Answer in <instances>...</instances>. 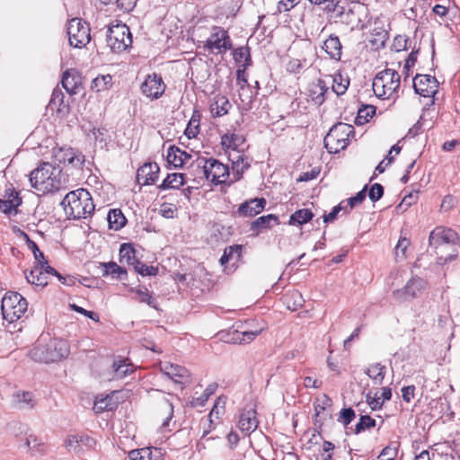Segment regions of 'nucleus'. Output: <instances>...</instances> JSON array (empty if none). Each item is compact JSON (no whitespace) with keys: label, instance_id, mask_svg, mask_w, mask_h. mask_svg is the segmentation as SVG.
Wrapping results in <instances>:
<instances>
[{"label":"nucleus","instance_id":"nucleus-29","mask_svg":"<svg viewBox=\"0 0 460 460\" xmlns=\"http://www.w3.org/2000/svg\"><path fill=\"white\" fill-rule=\"evenodd\" d=\"M24 274L27 281L32 285L44 287L48 284L46 272H43L40 264H36L32 270L29 272L25 271Z\"/></svg>","mask_w":460,"mask_h":460},{"label":"nucleus","instance_id":"nucleus-4","mask_svg":"<svg viewBox=\"0 0 460 460\" xmlns=\"http://www.w3.org/2000/svg\"><path fill=\"white\" fill-rule=\"evenodd\" d=\"M400 75L394 69L379 72L373 80V91L376 97L386 100L397 96L401 81Z\"/></svg>","mask_w":460,"mask_h":460},{"label":"nucleus","instance_id":"nucleus-12","mask_svg":"<svg viewBox=\"0 0 460 460\" xmlns=\"http://www.w3.org/2000/svg\"><path fill=\"white\" fill-rule=\"evenodd\" d=\"M427 287V282L419 277H413L406 285L393 292V297L395 301L402 303L411 301L417 297Z\"/></svg>","mask_w":460,"mask_h":460},{"label":"nucleus","instance_id":"nucleus-42","mask_svg":"<svg viewBox=\"0 0 460 460\" xmlns=\"http://www.w3.org/2000/svg\"><path fill=\"white\" fill-rule=\"evenodd\" d=\"M102 267L104 268V275H111L112 278L118 279H123V277L127 275L126 270L119 266L116 262L110 261L102 263Z\"/></svg>","mask_w":460,"mask_h":460},{"label":"nucleus","instance_id":"nucleus-32","mask_svg":"<svg viewBox=\"0 0 460 460\" xmlns=\"http://www.w3.org/2000/svg\"><path fill=\"white\" fill-rule=\"evenodd\" d=\"M326 53L333 59L339 60L341 57V44L337 36L331 35L323 43Z\"/></svg>","mask_w":460,"mask_h":460},{"label":"nucleus","instance_id":"nucleus-62","mask_svg":"<svg viewBox=\"0 0 460 460\" xmlns=\"http://www.w3.org/2000/svg\"><path fill=\"white\" fill-rule=\"evenodd\" d=\"M300 0H279L277 5L279 13H286L299 4Z\"/></svg>","mask_w":460,"mask_h":460},{"label":"nucleus","instance_id":"nucleus-41","mask_svg":"<svg viewBox=\"0 0 460 460\" xmlns=\"http://www.w3.org/2000/svg\"><path fill=\"white\" fill-rule=\"evenodd\" d=\"M112 368L117 378H122L133 372V367L127 358L115 360Z\"/></svg>","mask_w":460,"mask_h":460},{"label":"nucleus","instance_id":"nucleus-30","mask_svg":"<svg viewBox=\"0 0 460 460\" xmlns=\"http://www.w3.org/2000/svg\"><path fill=\"white\" fill-rule=\"evenodd\" d=\"M273 225H279V218L273 214H269L254 220L251 225V230L256 231L258 234L261 231L270 228Z\"/></svg>","mask_w":460,"mask_h":460},{"label":"nucleus","instance_id":"nucleus-61","mask_svg":"<svg viewBox=\"0 0 460 460\" xmlns=\"http://www.w3.org/2000/svg\"><path fill=\"white\" fill-rule=\"evenodd\" d=\"M70 308L73 311H75L76 313H79L81 314H84V316L92 319L93 321H94L96 323H98L100 321V317H99L98 314H96V313H94L93 311H88V310H86V309H84V308H83V307H81V306H79V305H77L75 304L70 305Z\"/></svg>","mask_w":460,"mask_h":460},{"label":"nucleus","instance_id":"nucleus-10","mask_svg":"<svg viewBox=\"0 0 460 460\" xmlns=\"http://www.w3.org/2000/svg\"><path fill=\"white\" fill-rule=\"evenodd\" d=\"M68 40L71 46L78 49L85 47L91 40L89 25L79 18H73L67 24Z\"/></svg>","mask_w":460,"mask_h":460},{"label":"nucleus","instance_id":"nucleus-14","mask_svg":"<svg viewBox=\"0 0 460 460\" xmlns=\"http://www.w3.org/2000/svg\"><path fill=\"white\" fill-rule=\"evenodd\" d=\"M165 84L160 75L155 73L148 75L141 84L142 93L151 100L160 98L165 91Z\"/></svg>","mask_w":460,"mask_h":460},{"label":"nucleus","instance_id":"nucleus-19","mask_svg":"<svg viewBox=\"0 0 460 460\" xmlns=\"http://www.w3.org/2000/svg\"><path fill=\"white\" fill-rule=\"evenodd\" d=\"M159 172L156 163H146L137 169V181L141 185L154 184L158 179Z\"/></svg>","mask_w":460,"mask_h":460},{"label":"nucleus","instance_id":"nucleus-60","mask_svg":"<svg viewBox=\"0 0 460 460\" xmlns=\"http://www.w3.org/2000/svg\"><path fill=\"white\" fill-rule=\"evenodd\" d=\"M384 195V188L381 184L379 183H374L370 190H369V192H368V197L369 199L373 201V202H376L377 200H379L382 196Z\"/></svg>","mask_w":460,"mask_h":460},{"label":"nucleus","instance_id":"nucleus-23","mask_svg":"<svg viewBox=\"0 0 460 460\" xmlns=\"http://www.w3.org/2000/svg\"><path fill=\"white\" fill-rule=\"evenodd\" d=\"M238 427L243 432H246L247 434L253 432L257 429L258 420L254 409L243 411L240 414Z\"/></svg>","mask_w":460,"mask_h":460},{"label":"nucleus","instance_id":"nucleus-33","mask_svg":"<svg viewBox=\"0 0 460 460\" xmlns=\"http://www.w3.org/2000/svg\"><path fill=\"white\" fill-rule=\"evenodd\" d=\"M375 385H382L386 373L385 366L381 363L371 364L365 371Z\"/></svg>","mask_w":460,"mask_h":460},{"label":"nucleus","instance_id":"nucleus-27","mask_svg":"<svg viewBox=\"0 0 460 460\" xmlns=\"http://www.w3.org/2000/svg\"><path fill=\"white\" fill-rule=\"evenodd\" d=\"M232 107L228 99L223 95H216L210 103V112L213 117H222L228 113Z\"/></svg>","mask_w":460,"mask_h":460},{"label":"nucleus","instance_id":"nucleus-46","mask_svg":"<svg viewBox=\"0 0 460 460\" xmlns=\"http://www.w3.org/2000/svg\"><path fill=\"white\" fill-rule=\"evenodd\" d=\"M92 439L86 435H69L66 439V446L67 448L76 450L81 444H88Z\"/></svg>","mask_w":460,"mask_h":460},{"label":"nucleus","instance_id":"nucleus-55","mask_svg":"<svg viewBox=\"0 0 460 460\" xmlns=\"http://www.w3.org/2000/svg\"><path fill=\"white\" fill-rule=\"evenodd\" d=\"M199 117L196 118V116L193 115L191 117L190 120L189 121L184 133L188 137V138L196 137V136L199 133Z\"/></svg>","mask_w":460,"mask_h":460},{"label":"nucleus","instance_id":"nucleus-48","mask_svg":"<svg viewBox=\"0 0 460 460\" xmlns=\"http://www.w3.org/2000/svg\"><path fill=\"white\" fill-rule=\"evenodd\" d=\"M332 402L330 397L323 394L321 398H317L314 402L315 416L319 417L324 411L331 408Z\"/></svg>","mask_w":460,"mask_h":460},{"label":"nucleus","instance_id":"nucleus-2","mask_svg":"<svg viewBox=\"0 0 460 460\" xmlns=\"http://www.w3.org/2000/svg\"><path fill=\"white\" fill-rule=\"evenodd\" d=\"M68 354L69 347L66 341L47 336H40L29 352V356L34 361L47 364L57 362Z\"/></svg>","mask_w":460,"mask_h":460},{"label":"nucleus","instance_id":"nucleus-25","mask_svg":"<svg viewBox=\"0 0 460 460\" xmlns=\"http://www.w3.org/2000/svg\"><path fill=\"white\" fill-rule=\"evenodd\" d=\"M167 162L175 168L181 167L190 160L191 155L181 148L172 146L167 150Z\"/></svg>","mask_w":460,"mask_h":460},{"label":"nucleus","instance_id":"nucleus-24","mask_svg":"<svg viewBox=\"0 0 460 460\" xmlns=\"http://www.w3.org/2000/svg\"><path fill=\"white\" fill-rule=\"evenodd\" d=\"M114 394L115 393L112 392L106 395H97L93 404V411L96 413H101L105 411H114L119 404L118 401L114 399Z\"/></svg>","mask_w":460,"mask_h":460},{"label":"nucleus","instance_id":"nucleus-8","mask_svg":"<svg viewBox=\"0 0 460 460\" xmlns=\"http://www.w3.org/2000/svg\"><path fill=\"white\" fill-rule=\"evenodd\" d=\"M204 49L213 55H224L232 49V40L225 29L215 26L204 44Z\"/></svg>","mask_w":460,"mask_h":460},{"label":"nucleus","instance_id":"nucleus-7","mask_svg":"<svg viewBox=\"0 0 460 460\" xmlns=\"http://www.w3.org/2000/svg\"><path fill=\"white\" fill-rule=\"evenodd\" d=\"M107 44L114 52H121L132 44V36L126 24L118 23L108 29Z\"/></svg>","mask_w":460,"mask_h":460},{"label":"nucleus","instance_id":"nucleus-43","mask_svg":"<svg viewBox=\"0 0 460 460\" xmlns=\"http://www.w3.org/2000/svg\"><path fill=\"white\" fill-rule=\"evenodd\" d=\"M112 85V77L110 75H102L95 77L91 84V88L96 92L109 89Z\"/></svg>","mask_w":460,"mask_h":460},{"label":"nucleus","instance_id":"nucleus-63","mask_svg":"<svg viewBox=\"0 0 460 460\" xmlns=\"http://www.w3.org/2000/svg\"><path fill=\"white\" fill-rule=\"evenodd\" d=\"M163 410L165 413V419L163 421V424L162 426L163 427H167L169 425V422L170 420H172V416H173V405L171 402H169L168 400H164V403H163Z\"/></svg>","mask_w":460,"mask_h":460},{"label":"nucleus","instance_id":"nucleus-28","mask_svg":"<svg viewBox=\"0 0 460 460\" xmlns=\"http://www.w3.org/2000/svg\"><path fill=\"white\" fill-rule=\"evenodd\" d=\"M13 402L20 409H31L36 404L35 397L32 393L21 391L13 394Z\"/></svg>","mask_w":460,"mask_h":460},{"label":"nucleus","instance_id":"nucleus-15","mask_svg":"<svg viewBox=\"0 0 460 460\" xmlns=\"http://www.w3.org/2000/svg\"><path fill=\"white\" fill-rule=\"evenodd\" d=\"M458 241V234L451 228L437 226L430 232L429 237V245L438 248L442 244L456 243Z\"/></svg>","mask_w":460,"mask_h":460},{"label":"nucleus","instance_id":"nucleus-21","mask_svg":"<svg viewBox=\"0 0 460 460\" xmlns=\"http://www.w3.org/2000/svg\"><path fill=\"white\" fill-rule=\"evenodd\" d=\"M265 204L263 198L247 200L239 206L238 214L243 217H254L263 210Z\"/></svg>","mask_w":460,"mask_h":460},{"label":"nucleus","instance_id":"nucleus-44","mask_svg":"<svg viewBox=\"0 0 460 460\" xmlns=\"http://www.w3.org/2000/svg\"><path fill=\"white\" fill-rule=\"evenodd\" d=\"M376 113V107L373 105H364L358 111L355 119L357 125H364Z\"/></svg>","mask_w":460,"mask_h":460},{"label":"nucleus","instance_id":"nucleus-35","mask_svg":"<svg viewBox=\"0 0 460 460\" xmlns=\"http://www.w3.org/2000/svg\"><path fill=\"white\" fill-rule=\"evenodd\" d=\"M184 184V174L179 172L169 173L158 186L160 190L179 189Z\"/></svg>","mask_w":460,"mask_h":460},{"label":"nucleus","instance_id":"nucleus-17","mask_svg":"<svg viewBox=\"0 0 460 460\" xmlns=\"http://www.w3.org/2000/svg\"><path fill=\"white\" fill-rule=\"evenodd\" d=\"M326 13L331 19H339L343 22H350L349 16L351 9L349 8L347 0H330L325 7Z\"/></svg>","mask_w":460,"mask_h":460},{"label":"nucleus","instance_id":"nucleus-45","mask_svg":"<svg viewBox=\"0 0 460 460\" xmlns=\"http://www.w3.org/2000/svg\"><path fill=\"white\" fill-rule=\"evenodd\" d=\"M285 303L289 310L296 311L302 307L304 300L299 292L294 291L285 296Z\"/></svg>","mask_w":460,"mask_h":460},{"label":"nucleus","instance_id":"nucleus-51","mask_svg":"<svg viewBox=\"0 0 460 460\" xmlns=\"http://www.w3.org/2000/svg\"><path fill=\"white\" fill-rule=\"evenodd\" d=\"M24 237L26 239L27 246L31 251L34 255L35 261L37 264H40L41 262L46 264V260L43 252L39 249L38 245L35 242L31 240L28 234H24Z\"/></svg>","mask_w":460,"mask_h":460},{"label":"nucleus","instance_id":"nucleus-52","mask_svg":"<svg viewBox=\"0 0 460 460\" xmlns=\"http://www.w3.org/2000/svg\"><path fill=\"white\" fill-rule=\"evenodd\" d=\"M334 448V445L329 441H324L322 449L315 456V460H332V451Z\"/></svg>","mask_w":460,"mask_h":460},{"label":"nucleus","instance_id":"nucleus-11","mask_svg":"<svg viewBox=\"0 0 460 460\" xmlns=\"http://www.w3.org/2000/svg\"><path fill=\"white\" fill-rule=\"evenodd\" d=\"M119 261L132 266L136 272L142 276H155L158 270L153 266H147L137 258V252L132 244L123 243L119 249Z\"/></svg>","mask_w":460,"mask_h":460},{"label":"nucleus","instance_id":"nucleus-6","mask_svg":"<svg viewBox=\"0 0 460 460\" xmlns=\"http://www.w3.org/2000/svg\"><path fill=\"white\" fill-rule=\"evenodd\" d=\"M28 303L19 293H6L2 299L1 310L4 320L13 323L27 312Z\"/></svg>","mask_w":460,"mask_h":460},{"label":"nucleus","instance_id":"nucleus-39","mask_svg":"<svg viewBox=\"0 0 460 460\" xmlns=\"http://www.w3.org/2000/svg\"><path fill=\"white\" fill-rule=\"evenodd\" d=\"M313 216V212L308 208L298 209L290 216L288 224L290 226H302L310 221Z\"/></svg>","mask_w":460,"mask_h":460},{"label":"nucleus","instance_id":"nucleus-64","mask_svg":"<svg viewBox=\"0 0 460 460\" xmlns=\"http://www.w3.org/2000/svg\"><path fill=\"white\" fill-rule=\"evenodd\" d=\"M63 102L64 93L58 89H54L49 102V106H58V110L60 111V106L63 104Z\"/></svg>","mask_w":460,"mask_h":460},{"label":"nucleus","instance_id":"nucleus-5","mask_svg":"<svg viewBox=\"0 0 460 460\" xmlns=\"http://www.w3.org/2000/svg\"><path fill=\"white\" fill-rule=\"evenodd\" d=\"M353 135L354 128L350 124L338 123L325 136L324 146L329 153L337 154L347 147L349 137Z\"/></svg>","mask_w":460,"mask_h":460},{"label":"nucleus","instance_id":"nucleus-47","mask_svg":"<svg viewBox=\"0 0 460 460\" xmlns=\"http://www.w3.org/2000/svg\"><path fill=\"white\" fill-rule=\"evenodd\" d=\"M137 295V300L141 303H146L153 308H156V300L151 296L148 289L145 287L132 289Z\"/></svg>","mask_w":460,"mask_h":460},{"label":"nucleus","instance_id":"nucleus-9","mask_svg":"<svg viewBox=\"0 0 460 460\" xmlns=\"http://www.w3.org/2000/svg\"><path fill=\"white\" fill-rule=\"evenodd\" d=\"M198 166L202 167L207 180L215 184H220L226 181L229 177L228 166L214 158L198 159Z\"/></svg>","mask_w":460,"mask_h":460},{"label":"nucleus","instance_id":"nucleus-50","mask_svg":"<svg viewBox=\"0 0 460 460\" xmlns=\"http://www.w3.org/2000/svg\"><path fill=\"white\" fill-rule=\"evenodd\" d=\"M22 203L18 193L12 199H0V210L4 213H10L15 209Z\"/></svg>","mask_w":460,"mask_h":460},{"label":"nucleus","instance_id":"nucleus-54","mask_svg":"<svg viewBox=\"0 0 460 460\" xmlns=\"http://www.w3.org/2000/svg\"><path fill=\"white\" fill-rule=\"evenodd\" d=\"M398 447L395 445L386 446L379 454L378 460H394L397 456Z\"/></svg>","mask_w":460,"mask_h":460},{"label":"nucleus","instance_id":"nucleus-18","mask_svg":"<svg viewBox=\"0 0 460 460\" xmlns=\"http://www.w3.org/2000/svg\"><path fill=\"white\" fill-rule=\"evenodd\" d=\"M160 369L164 375L168 376L175 383L183 384L189 380V370L180 365L172 364L170 362H161Z\"/></svg>","mask_w":460,"mask_h":460},{"label":"nucleus","instance_id":"nucleus-56","mask_svg":"<svg viewBox=\"0 0 460 460\" xmlns=\"http://www.w3.org/2000/svg\"><path fill=\"white\" fill-rule=\"evenodd\" d=\"M217 385H210L203 392L200 397L194 398L191 402L193 406H202L205 402L208 401V397L215 392Z\"/></svg>","mask_w":460,"mask_h":460},{"label":"nucleus","instance_id":"nucleus-58","mask_svg":"<svg viewBox=\"0 0 460 460\" xmlns=\"http://www.w3.org/2000/svg\"><path fill=\"white\" fill-rule=\"evenodd\" d=\"M367 186H365L360 191H358L354 197L346 199L347 205H349V209H352L358 204H360L366 198Z\"/></svg>","mask_w":460,"mask_h":460},{"label":"nucleus","instance_id":"nucleus-57","mask_svg":"<svg viewBox=\"0 0 460 460\" xmlns=\"http://www.w3.org/2000/svg\"><path fill=\"white\" fill-rule=\"evenodd\" d=\"M234 58L236 62H244L249 64L251 62V57L248 48H238L234 52Z\"/></svg>","mask_w":460,"mask_h":460},{"label":"nucleus","instance_id":"nucleus-37","mask_svg":"<svg viewBox=\"0 0 460 460\" xmlns=\"http://www.w3.org/2000/svg\"><path fill=\"white\" fill-rule=\"evenodd\" d=\"M107 220L110 228L114 230H119L127 222V219L120 209H111L108 213Z\"/></svg>","mask_w":460,"mask_h":460},{"label":"nucleus","instance_id":"nucleus-49","mask_svg":"<svg viewBox=\"0 0 460 460\" xmlns=\"http://www.w3.org/2000/svg\"><path fill=\"white\" fill-rule=\"evenodd\" d=\"M376 426V420L368 415H362L359 418L358 422L355 426V433L359 434L367 429L374 428Z\"/></svg>","mask_w":460,"mask_h":460},{"label":"nucleus","instance_id":"nucleus-13","mask_svg":"<svg viewBox=\"0 0 460 460\" xmlns=\"http://www.w3.org/2000/svg\"><path fill=\"white\" fill-rule=\"evenodd\" d=\"M54 160L58 163L57 166L63 164L80 170L84 163V156L81 152L73 148H59L54 151Z\"/></svg>","mask_w":460,"mask_h":460},{"label":"nucleus","instance_id":"nucleus-36","mask_svg":"<svg viewBox=\"0 0 460 460\" xmlns=\"http://www.w3.org/2000/svg\"><path fill=\"white\" fill-rule=\"evenodd\" d=\"M248 66H249V64H243V68L239 67L236 71L237 84H239L240 89L243 92V93H240V98H241L242 102H246L247 104H249L252 102V95H247L246 100L243 99L242 95L245 92H247V93L250 92L247 78H246V73H245V69Z\"/></svg>","mask_w":460,"mask_h":460},{"label":"nucleus","instance_id":"nucleus-20","mask_svg":"<svg viewBox=\"0 0 460 460\" xmlns=\"http://www.w3.org/2000/svg\"><path fill=\"white\" fill-rule=\"evenodd\" d=\"M327 92L328 86L323 79H317L308 84L307 94L316 105H321L324 102Z\"/></svg>","mask_w":460,"mask_h":460},{"label":"nucleus","instance_id":"nucleus-26","mask_svg":"<svg viewBox=\"0 0 460 460\" xmlns=\"http://www.w3.org/2000/svg\"><path fill=\"white\" fill-rule=\"evenodd\" d=\"M230 160L232 161V170L234 174V180L237 181L242 177L243 172L250 167L249 158L243 154L236 152L230 155Z\"/></svg>","mask_w":460,"mask_h":460},{"label":"nucleus","instance_id":"nucleus-59","mask_svg":"<svg viewBox=\"0 0 460 460\" xmlns=\"http://www.w3.org/2000/svg\"><path fill=\"white\" fill-rule=\"evenodd\" d=\"M354 418L355 411L351 408H347L341 411L338 420L347 426L353 420Z\"/></svg>","mask_w":460,"mask_h":460},{"label":"nucleus","instance_id":"nucleus-31","mask_svg":"<svg viewBox=\"0 0 460 460\" xmlns=\"http://www.w3.org/2000/svg\"><path fill=\"white\" fill-rule=\"evenodd\" d=\"M244 143V137L241 134L234 132L226 133L221 137V145L224 148L236 151Z\"/></svg>","mask_w":460,"mask_h":460},{"label":"nucleus","instance_id":"nucleus-3","mask_svg":"<svg viewBox=\"0 0 460 460\" xmlns=\"http://www.w3.org/2000/svg\"><path fill=\"white\" fill-rule=\"evenodd\" d=\"M61 205L69 219L86 218L95 208L90 192L83 188L68 192Z\"/></svg>","mask_w":460,"mask_h":460},{"label":"nucleus","instance_id":"nucleus-34","mask_svg":"<svg viewBox=\"0 0 460 460\" xmlns=\"http://www.w3.org/2000/svg\"><path fill=\"white\" fill-rule=\"evenodd\" d=\"M263 330V327L253 331L238 332L234 331L230 341L234 343H249L253 341Z\"/></svg>","mask_w":460,"mask_h":460},{"label":"nucleus","instance_id":"nucleus-38","mask_svg":"<svg viewBox=\"0 0 460 460\" xmlns=\"http://www.w3.org/2000/svg\"><path fill=\"white\" fill-rule=\"evenodd\" d=\"M349 85V78L341 73H336L332 75V91L337 95H342L346 93Z\"/></svg>","mask_w":460,"mask_h":460},{"label":"nucleus","instance_id":"nucleus-16","mask_svg":"<svg viewBox=\"0 0 460 460\" xmlns=\"http://www.w3.org/2000/svg\"><path fill=\"white\" fill-rule=\"evenodd\" d=\"M438 81L429 75H417L413 78L415 93L423 97H431L438 91Z\"/></svg>","mask_w":460,"mask_h":460},{"label":"nucleus","instance_id":"nucleus-1","mask_svg":"<svg viewBox=\"0 0 460 460\" xmlns=\"http://www.w3.org/2000/svg\"><path fill=\"white\" fill-rule=\"evenodd\" d=\"M32 188L42 193H50L65 188L66 179L61 169L49 162L41 163L30 175Z\"/></svg>","mask_w":460,"mask_h":460},{"label":"nucleus","instance_id":"nucleus-53","mask_svg":"<svg viewBox=\"0 0 460 460\" xmlns=\"http://www.w3.org/2000/svg\"><path fill=\"white\" fill-rule=\"evenodd\" d=\"M143 459L142 460H162L163 452L158 447H143Z\"/></svg>","mask_w":460,"mask_h":460},{"label":"nucleus","instance_id":"nucleus-22","mask_svg":"<svg viewBox=\"0 0 460 460\" xmlns=\"http://www.w3.org/2000/svg\"><path fill=\"white\" fill-rule=\"evenodd\" d=\"M61 84L69 94H75L82 84V77L74 69L66 70L63 74Z\"/></svg>","mask_w":460,"mask_h":460},{"label":"nucleus","instance_id":"nucleus-40","mask_svg":"<svg viewBox=\"0 0 460 460\" xmlns=\"http://www.w3.org/2000/svg\"><path fill=\"white\" fill-rule=\"evenodd\" d=\"M242 257V246L240 245H233L225 249L224 254L220 258V263L222 265H226L229 261H233L234 263H236L240 261Z\"/></svg>","mask_w":460,"mask_h":460}]
</instances>
